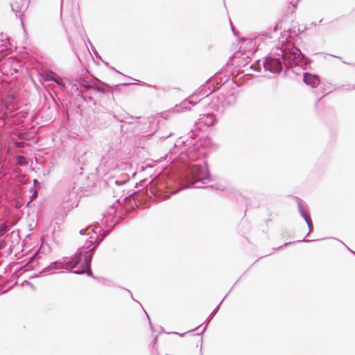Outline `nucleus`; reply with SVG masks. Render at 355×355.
<instances>
[{"label":"nucleus","mask_w":355,"mask_h":355,"mask_svg":"<svg viewBox=\"0 0 355 355\" xmlns=\"http://www.w3.org/2000/svg\"><path fill=\"white\" fill-rule=\"evenodd\" d=\"M90 240L87 241L85 245L79 248L73 257L69 261L65 259L62 260L64 262V268L63 269H73L83 260L81 269L73 270L72 272L78 275L87 274L88 276H92L91 270V262L94 254V251L96 246L101 242L102 239L98 236L93 237L90 236Z\"/></svg>","instance_id":"f257e3e1"},{"label":"nucleus","mask_w":355,"mask_h":355,"mask_svg":"<svg viewBox=\"0 0 355 355\" xmlns=\"http://www.w3.org/2000/svg\"><path fill=\"white\" fill-rule=\"evenodd\" d=\"M287 36L284 37V35H282L279 39V44L281 46H277L275 50L276 55L283 59L286 69L293 65L297 66L302 64L304 58L300 50L290 42Z\"/></svg>","instance_id":"f03ea898"},{"label":"nucleus","mask_w":355,"mask_h":355,"mask_svg":"<svg viewBox=\"0 0 355 355\" xmlns=\"http://www.w3.org/2000/svg\"><path fill=\"white\" fill-rule=\"evenodd\" d=\"M73 81H74V83L72 84V88H76V89L79 92L78 95H81L82 98L86 103H93L96 105V101L91 95L84 94L85 92L90 89H92L100 95H103L106 92L104 83L100 82L98 80H97V83L92 78L78 77L73 79Z\"/></svg>","instance_id":"7ed1b4c3"},{"label":"nucleus","mask_w":355,"mask_h":355,"mask_svg":"<svg viewBox=\"0 0 355 355\" xmlns=\"http://www.w3.org/2000/svg\"><path fill=\"white\" fill-rule=\"evenodd\" d=\"M209 173L205 162L202 164H190L187 168V173L185 178L187 181L188 187L194 188H207L208 186L205 185L204 180L209 178ZM214 185L209 187H214Z\"/></svg>","instance_id":"20e7f679"},{"label":"nucleus","mask_w":355,"mask_h":355,"mask_svg":"<svg viewBox=\"0 0 355 355\" xmlns=\"http://www.w3.org/2000/svg\"><path fill=\"white\" fill-rule=\"evenodd\" d=\"M261 66L263 67L265 71L277 74L280 73L283 69V63L281 61V58L271 56L266 57L263 62L259 60L256 64L251 65L250 67L259 72Z\"/></svg>","instance_id":"39448f33"},{"label":"nucleus","mask_w":355,"mask_h":355,"mask_svg":"<svg viewBox=\"0 0 355 355\" xmlns=\"http://www.w3.org/2000/svg\"><path fill=\"white\" fill-rule=\"evenodd\" d=\"M119 207H121V204L119 200H117L112 206L107 208V211L104 214L102 221L107 227L112 228L115 226L119 220L124 218V216H119V218H116L117 217V209Z\"/></svg>","instance_id":"423d86ee"},{"label":"nucleus","mask_w":355,"mask_h":355,"mask_svg":"<svg viewBox=\"0 0 355 355\" xmlns=\"http://www.w3.org/2000/svg\"><path fill=\"white\" fill-rule=\"evenodd\" d=\"M205 89V86L200 87L194 94L191 95L187 99L183 101L180 105V107L182 108V110L184 111L190 110L191 105H195L200 103L205 96H208L212 93V91L209 89V92L206 91L202 94V96H199Z\"/></svg>","instance_id":"0eeeda50"},{"label":"nucleus","mask_w":355,"mask_h":355,"mask_svg":"<svg viewBox=\"0 0 355 355\" xmlns=\"http://www.w3.org/2000/svg\"><path fill=\"white\" fill-rule=\"evenodd\" d=\"M11 8L15 15L19 17L22 21L21 17L28 8L27 0H15L14 3H11Z\"/></svg>","instance_id":"6e6552de"},{"label":"nucleus","mask_w":355,"mask_h":355,"mask_svg":"<svg viewBox=\"0 0 355 355\" xmlns=\"http://www.w3.org/2000/svg\"><path fill=\"white\" fill-rule=\"evenodd\" d=\"M216 122V116L213 114H205L200 116L198 122L196 123V128L200 130L204 126L209 127L213 125Z\"/></svg>","instance_id":"1a4fd4ad"},{"label":"nucleus","mask_w":355,"mask_h":355,"mask_svg":"<svg viewBox=\"0 0 355 355\" xmlns=\"http://www.w3.org/2000/svg\"><path fill=\"white\" fill-rule=\"evenodd\" d=\"M294 199L296 201V202L297 203L298 209H299L301 216L304 219V220L306 221V223L309 227L308 234H309L312 231V229H313L311 219L310 216H309L308 213L306 212V211L304 209V207L302 206V200L300 198L296 197V196L294 197Z\"/></svg>","instance_id":"9d476101"},{"label":"nucleus","mask_w":355,"mask_h":355,"mask_svg":"<svg viewBox=\"0 0 355 355\" xmlns=\"http://www.w3.org/2000/svg\"><path fill=\"white\" fill-rule=\"evenodd\" d=\"M303 80L304 83L308 85H310L311 87L314 88L318 86L320 83V79L318 76L312 75L308 72L304 73Z\"/></svg>","instance_id":"9b49d317"},{"label":"nucleus","mask_w":355,"mask_h":355,"mask_svg":"<svg viewBox=\"0 0 355 355\" xmlns=\"http://www.w3.org/2000/svg\"><path fill=\"white\" fill-rule=\"evenodd\" d=\"M64 268V262L62 260H58L51 263L49 266L44 268L40 273L49 272L52 270L63 269Z\"/></svg>","instance_id":"f8f14e48"},{"label":"nucleus","mask_w":355,"mask_h":355,"mask_svg":"<svg viewBox=\"0 0 355 355\" xmlns=\"http://www.w3.org/2000/svg\"><path fill=\"white\" fill-rule=\"evenodd\" d=\"M185 155L187 157L188 159L190 161H194L198 158V155L194 151L193 149H187L185 151Z\"/></svg>","instance_id":"ddd939ff"},{"label":"nucleus","mask_w":355,"mask_h":355,"mask_svg":"<svg viewBox=\"0 0 355 355\" xmlns=\"http://www.w3.org/2000/svg\"><path fill=\"white\" fill-rule=\"evenodd\" d=\"M8 123H10V116L7 113H3L0 118V126H3Z\"/></svg>","instance_id":"4468645a"},{"label":"nucleus","mask_w":355,"mask_h":355,"mask_svg":"<svg viewBox=\"0 0 355 355\" xmlns=\"http://www.w3.org/2000/svg\"><path fill=\"white\" fill-rule=\"evenodd\" d=\"M41 76L44 81H54L55 82L56 80V78H55L53 76L52 73H42V74H41Z\"/></svg>","instance_id":"2eb2a0df"},{"label":"nucleus","mask_w":355,"mask_h":355,"mask_svg":"<svg viewBox=\"0 0 355 355\" xmlns=\"http://www.w3.org/2000/svg\"><path fill=\"white\" fill-rule=\"evenodd\" d=\"M8 223H3L0 225V236H3L8 230Z\"/></svg>","instance_id":"dca6fc26"},{"label":"nucleus","mask_w":355,"mask_h":355,"mask_svg":"<svg viewBox=\"0 0 355 355\" xmlns=\"http://www.w3.org/2000/svg\"><path fill=\"white\" fill-rule=\"evenodd\" d=\"M91 232H94V230L92 228H91L90 227H87V229L84 230H80V234H90Z\"/></svg>","instance_id":"f3484780"},{"label":"nucleus","mask_w":355,"mask_h":355,"mask_svg":"<svg viewBox=\"0 0 355 355\" xmlns=\"http://www.w3.org/2000/svg\"><path fill=\"white\" fill-rule=\"evenodd\" d=\"M214 110L216 112H219L220 114H223L225 112V107H224L223 105H221V106L216 105V107L214 108Z\"/></svg>","instance_id":"a211bd4d"},{"label":"nucleus","mask_w":355,"mask_h":355,"mask_svg":"<svg viewBox=\"0 0 355 355\" xmlns=\"http://www.w3.org/2000/svg\"><path fill=\"white\" fill-rule=\"evenodd\" d=\"M225 297H226V296L223 298V300L220 302V303L214 309V310L211 312V315L214 316L218 312L220 304H222V302H223V300H225Z\"/></svg>","instance_id":"6ab92c4d"},{"label":"nucleus","mask_w":355,"mask_h":355,"mask_svg":"<svg viewBox=\"0 0 355 355\" xmlns=\"http://www.w3.org/2000/svg\"><path fill=\"white\" fill-rule=\"evenodd\" d=\"M55 83L62 89H64L65 88V85L63 83H62L61 81H60L59 80L56 79Z\"/></svg>","instance_id":"aec40b11"},{"label":"nucleus","mask_w":355,"mask_h":355,"mask_svg":"<svg viewBox=\"0 0 355 355\" xmlns=\"http://www.w3.org/2000/svg\"><path fill=\"white\" fill-rule=\"evenodd\" d=\"M184 144V141L182 140V139H180L178 141H176V143L175 144V147L179 146V145H181V144Z\"/></svg>","instance_id":"412c9836"},{"label":"nucleus","mask_w":355,"mask_h":355,"mask_svg":"<svg viewBox=\"0 0 355 355\" xmlns=\"http://www.w3.org/2000/svg\"><path fill=\"white\" fill-rule=\"evenodd\" d=\"M24 284H27V285H29V286H30L33 289H34V288H34V286H33L31 282H28V281H25V282H24Z\"/></svg>","instance_id":"4be33fe9"},{"label":"nucleus","mask_w":355,"mask_h":355,"mask_svg":"<svg viewBox=\"0 0 355 355\" xmlns=\"http://www.w3.org/2000/svg\"><path fill=\"white\" fill-rule=\"evenodd\" d=\"M4 243H5V241L4 240H1L0 241V250L3 248Z\"/></svg>","instance_id":"5701e85b"},{"label":"nucleus","mask_w":355,"mask_h":355,"mask_svg":"<svg viewBox=\"0 0 355 355\" xmlns=\"http://www.w3.org/2000/svg\"><path fill=\"white\" fill-rule=\"evenodd\" d=\"M10 59H8L5 68L6 69L8 67H10Z\"/></svg>","instance_id":"b1692460"},{"label":"nucleus","mask_w":355,"mask_h":355,"mask_svg":"<svg viewBox=\"0 0 355 355\" xmlns=\"http://www.w3.org/2000/svg\"><path fill=\"white\" fill-rule=\"evenodd\" d=\"M223 97H218L217 99H216V101L218 103H220V102L223 101Z\"/></svg>","instance_id":"393cba45"},{"label":"nucleus","mask_w":355,"mask_h":355,"mask_svg":"<svg viewBox=\"0 0 355 355\" xmlns=\"http://www.w3.org/2000/svg\"><path fill=\"white\" fill-rule=\"evenodd\" d=\"M216 189L220 190V191H223L225 189V187H216Z\"/></svg>","instance_id":"a878e982"},{"label":"nucleus","mask_w":355,"mask_h":355,"mask_svg":"<svg viewBox=\"0 0 355 355\" xmlns=\"http://www.w3.org/2000/svg\"><path fill=\"white\" fill-rule=\"evenodd\" d=\"M208 324H209V322L206 324L205 327L203 328L202 332H204L206 330V329H207V327L208 326Z\"/></svg>","instance_id":"bb28decb"},{"label":"nucleus","mask_w":355,"mask_h":355,"mask_svg":"<svg viewBox=\"0 0 355 355\" xmlns=\"http://www.w3.org/2000/svg\"><path fill=\"white\" fill-rule=\"evenodd\" d=\"M173 334H178V335H180V336H183L186 333H183V334H178V333L174 332Z\"/></svg>","instance_id":"cd10ccee"},{"label":"nucleus","mask_w":355,"mask_h":355,"mask_svg":"<svg viewBox=\"0 0 355 355\" xmlns=\"http://www.w3.org/2000/svg\"><path fill=\"white\" fill-rule=\"evenodd\" d=\"M127 291L130 293V295L131 297L133 299V297H132V293H131L130 291L127 290Z\"/></svg>","instance_id":"c85d7f7f"},{"label":"nucleus","mask_w":355,"mask_h":355,"mask_svg":"<svg viewBox=\"0 0 355 355\" xmlns=\"http://www.w3.org/2000/svg\"><path fill=\"white\" fill-rule=\"evenodd\" d=\"M277 29H278L277 26H275V28H274V31H276Z\"/></svg>","instance_id":"c756f323"},{"label":"nucleus","mask_w":355,"mask_h":355,"mask_svg":"<svg viewBox=\"0 0 355 355\" xmlns=\"http://www.w3.org/2000/svg\"><path fill=\"white\" fill-rule=\"evenodd\" d=\"M290 32H291V29H288V30L287 31V33H285V35H287V34H288V33H290Z\"/></svg>","instance_id":"7c9ffc66"},{"label":"nucleus","mask_w":355,"mask_h":355,"mask_svg":"<svg viewBox=\"0 0 355 355\" xmlns=\"http://www.w3.org/2000/svg\"><path fill=\"white\" fill-rule=\"evenodd\" d=\"M231 28H232V32L234 33H235V31H234V27L232 26V27H231Z\"/></svg>","instance_id":"2f4dec72"},{"label":"nucleus","mask_w":355,"mask_h":355,"mask_svg":"<svg viewBox=\"0 0 355 355\" xmlns=\"http://www.w3.org/2000/svg\"><path fill=\"white\" fill-rule=\"evenodd\" d=\"M94 53H95L96 58H98V55H97V53L94 51Z\"/></svg>","instance_id":"473e14b6"},{"label":"nucleus","mask_w":355,"mask_h":355,"mask_svg":"<svg viewBox=\"0 0 355 355\" xmlns=\"http://www.w3.org/2000/svg\"><path fill=\"white\" fill-rule=\"evenodd\" d=\"M171 135H172V134H171V133H170L168 135H167V136H166V137H170V136H171Z\"/></svg>","instance_id":"72a5a7b5"},{"label":"nucleus","mask_w":355,"mask_h":355,"mask_svg":"<svg viewBox=\"0 0 355 355\" xmlns=\"http://www.w3.org/2000/svg\"><path fill=\"white\" fill-rule=\"evenodd\" d=\"M300 241H306L305 240V238H304L302 240H301Z\"/></svg>","instance_id":"f704fd0d"},{"label":"nucleus","mask_w":355,"mask_h":355,"mask_svg":"<svg viewBox=\"0 0 355 355\" xmlns=\"http://www.w3.org/2000/svg\"><path fill=\"white\" fill-rule=\"evenodd\" d=\"M308 234H306L304 238H306L308 236Z\"/></svg>","instance_id":"c9c22d12"},{"label":"nucleus","mask_w":355,"mask_h":355,"mask_svg":"<svg viewBox=\"0 0 355 355\" xmlns=\"http://www.w3.org/2000/svg\"><path fill=\"white\" fill-rule=\"evenodd\" d=\"M308 234H306L304 238H306L308 236Z\"/></svg>","instance_id":"e433bc0d"},{"label":"nucleus","mask_w":355,"mask_h":355,"mask_svg":"<svg viewBox=\"0 0 355 355\" xmlns=\"http://www.w3.org/2000/svg\"><path fill=\"white\" fill-rule=\"evenodd\" d=\"M308 234H306L304 238H306L308 236Z\"/></svg>","instance_id":"4c0bfd02"},{"label":"nucleus","mask_w":355,"mask_h":355,"mask_svg":"<svg viewBox=\"0 0 355 355\" xmlns=\"http://www.w3.org/2000/svg\"><path fill=\"white\" fill-rule=\"evenodd\" d=\"M353 253L355 254V252H353Z\"/></svg>","instance_id":"58836bf2"}]
</instances>
